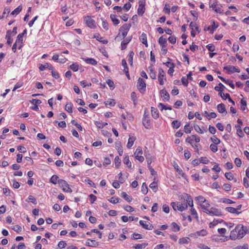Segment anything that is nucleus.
<instances>
[{
	"label": "nucleus",
	"instance_id": "nucleus-15",
	"mask_svg": "<svg viewBox=\"0 0 249 249\" xmlns=\"http://www.w3.org/2000/svg\"><path fill=\"white\" fill-rule=\"evenodd\" d=\"M139 223L140 224L142 227V228L146 230H151L153 228V225L151 224L150 223H148V224H146V221L143 220H140Z\"/></svg>",
	"mask_w": 249,
	"mask_h": 249
},
{
	"label": "nucleus",
	"instance_id": "nucleus-26",
	"mask_svg": "<svg viewBox=\"0 0 249 249\" xmlns=\"http://www.w3.org/2000/svg\"><path fill=\"white\" fill-rule=\"evenodd\" d=\"M6 38L7 39V43L10 45L12 43L13 39L11 38V31L8 30L6 32Z\"/></svg>",
	"mask_w": 249,
	"mask_h": 249
},
{
	"label": "nucleus",
	"instance_id": "nucleus-40",
	"mask_svg": "<svg viewBox=\"0 0 249 249\" xmlns=\"http://www.w3.org/2000/svg\"><path fill=\"white\" fill-rule=\"evenodd\" d=\"M22 10V6L21 5L18 6L17 8H16L14 11H13L11 13V15H18Z\"/></svg>",
	"mask_w": 249,
	"mask_h": 249
},
{
	"label": "nucleus",
	"instance_id": "nucleus-8",
	"mask_svg": "<svg viewBox=\"0 0 249 249\" xmlns=\"http://www.w3.org/2000/svg\"><path fill=\"white\" fill-rule=\"evenodd\" d=\"M85 21L88 27L90 28H95L96 27V23L90 16H87L85 18Z\"/></svg>",
	"mask_w": 249,
	"mask_h": 249
},
{
	"label": "nucleus",
	"instance_id": "nucleus-54",
	"mask_svg": "<svg viewBox=\"0 0 249 249\" xmlns=\"http://www.w3.org/2000/svg\"><path fill=\"white\" fill-rule=\"evenodd\" d=\"M11 229L17 232H20L22 230V228L19 225H16L11 228Z\"/></svg>",
	"mask_w": 249,
	"mask_h": 249
},
{
	"label": "nucleus",
	"instance_id": "nucleus-38",
	"mask_svg": "<svg viewBox=\"0 0 249 249\" xmlns=\"http://www.w3.org/2000/svg\"><path fill=\"white\" fill-rule=\"evenodd\" d=\"M235 127L237 129V134L240 137H242L244 136L243 132L241 129V127L240 125H235Z\"/></svg>",
	"mask_w": 249,
	"mask_h": 249
},
{
	"label": "nucleus",
	"instance_id": "nucleus-49",
	"mask_svg": "<svg viewBox=\"0 0 249 249\" xmlns=\"http://www.w3.org/2000/svg\"><path fill=\"white\" fill-rule=\"evenodd\" d=\"M219 86H215L214 87V89L216 91H219V90H224V89L225 88V87L221 83H219L218 84Z\"/></svg>",
	"mask_w": 249,
	"mask_h": 249
},
{
	"label": "nucleus",
	"instance_id": "nucleus-24",
	"mask_svg": "<svg viewBox=\"0 0 249 249\" xmlns=\"http://www.w3.org/2000/svg\"><path fill=\"white\" fill-rule=\"evenodd\" d=\"M218 77L223 82L228 84L231 88L234 89V85L232 81H230L229 80H226L225 78L221 76H218Z\"/></svg>",
	"mask_w": 249,
	"mask_h": 249
},
{
	"label": "nucleus",
	"instance_id": "nucleus-28",
	"mask_svg": "<svg viewBox=\"0 0 249 249\" xmlns=\"http://www.w3.org/2000/svg\"><path fill=\"white\" fill-rule=\"evenodd\" d=\"M196 200L198 201L200 204V206L203 205L204 203H206L207 202L205 198L201 196L196 197Z\"/></svg>",
	"mask_w": 249,
	"mask_h": 249
},
{
	"label": "nucleus",
	"instance_id": "nucleus-59",
	"mask_svg": "<svg viewBox=\"0 0 249 249\" xmlns=\"http://www.w3.org/2000/svg\"><path fill=\"white\" fill-rule=\"evenodd\" d=\"M119 200H120V198H118V197H111L109 200V201L113 203V204H116V203H117L118 202H119Z\"/></svg>",
	"mask_w": 249,
	"mask_h": 249
},
{
	"label": "nucleus",
	"instance_id": "nucleus-45",
	"mask_svg": "<svg viewBox=\"0 0 249 249\" xmlns=\"http://www.w3.org/2000/svg\"><path fill=\"white\" fill-rule=\"evenodd\" d=\"M106 106L109 105L111 107L114 106L115 105V102L114 99H110L104 103Z\"/></svg>",
	"mask_w": 249,
	"mask_h": 249
},
{
	"label": "nucleus",
	"instance_id": "nucleus-2",
	"mask_svg": "<svg viewBox=\"0 0 249 249\" xmlns=\"http://www.w3.org/2000/svg\"><path fill=\"white\" fill-rule=\"evenodd\" d=\"M171 206L175 211L177 210L182 212L187 209V204H183L178 202H174L171 203Z\"/></svg>",
	"mask_w": 249,
	"mask_h": 249
},
{
	"label": "nucleus",
	"instance_id": "nucleus-21",
	"mask_svg": "<svg viewBox=\"0 0 249 249\" xmlns=\"http://www.w3.org/2000/svg\"><path fill=\"white\" fill-rule=\"evenodd\" d=\"M218 1L216 0H214V2L210 6L212 8L213 10L217 13H221V9L220 8H217L216 5H217Z\"/></svg>",
	"mask_w": 249,
	"mask_h": 249
},
{
	"label": "nucleus",
	"instance_id": "nucleus-22",
	"mask_svg": "<svg viewBox=\"0 0 249 249\" xmlns=\"http://www.w3.org/2000/svg\"><path fill=\"white\" fill-rule=\"evenodd\" d=\"M132 37H127L121 42L122 50L125 49L126 45L131 41Z\"/></svg>",
	"mask_w": 249,
	"mask_h": 249
},
{
	"label": "nucleus",
	"instance_id": "nucleus-12",
	"mask_svg": "<svg viewBox=\"0 0 249 249\" xmlns=\"http://www.w3.org/2000/svg\"><path fill=\"white\" fill-rule=\"evenodd\" d=\"M185 198L186 199V203L185 204H187V206H189L191 208L193 207V200L191 196L187 194H185Z\"/></svg>",
	"mask_w": 249,
	"mask_h": 249
},
{
	"label": "nucleus",
	"instance_id": "nucleus-3",
	"mask_svg": "<svg viewBox=\"0 0 249 249\" xmlns=\"http://www.w3.org/2000/svg\"><path fill=\"white\" fill-rule=\"evenodd\" d=\"M58 183L64 192H72V190L70 188L69 185L65 180L59 179L58 180Z\"/></svg>",
	"mask_w": 249,
	"mask_h": 249
},
{
	"label": "nucleus",
	"instance_id": "nucleus-20",
	"mask_svg": "<svg viewBox=\"0 0 249 249\" xmlns=\"http://www.w3.org/2000/svg\"><path fill=\"white\" fill-rule=\"evenodd\" d=\"M82 59L87 64H91L92 65H96L97 63V61L92 58H82Z\"/></svg>",
	"mask_w": 249,
	"mask_h": 249
},
{
	"label": "nucleus",
	"instance_id": "nucleus-29",
	"mask_svg": "<svg viewBox=\"0 0 249 249\" xmlns=\"http://www.w3.org/2000/svg\"><path fill=\"white\" fill-rule=\"evenodd\" d=\"M121 196L128 202H130L132 200V198L124 192H122Z\"/></svg>",
	"mask_w": 249,
	"mask_h": 249
},
{
	"label": "nucleus",
	"instance_id": "nucleus-34",
	"mask_svg": "<svg viewBox=\"0 0 249 249\" xmlns=\"http://www.w3.org/2000/svg\"><path fill=\"white\" fill-rule=\"evenodd\" d=\"M110 17L114 25H116L120 23V21L118 19L116 18V15L111 14Z\"/></svg>",
	"mask_w": 249,
	"mask_h": 249
},
{
	"label": "nucleus",
	"instance_id": "nucleus-19",
	"mask_svg": "<svg viewBox=\"0 0 249 249\" xmlns=\"http://www.w3.org/2000/svg\"><path fill=\"white\" fill-rule=\"evenodd\" d=\"M217 110L220 113H224L227 114V112L226 110L225 106L224 104L221 103L218 104L217 107Z\"/></svg>",
	"mask_w": 249,
	"mask_h": 249
},
{
	"label": "nucleus",
	"instance_id": "nucleus-41",
	"mask_svg": "<svg viewBox=\"0 0 249 249\" xmlns=\"http://www.w3.org/2000/svg\"><path fill=\"white\" fill-rule=\"evenodd\" d=\"M181 123L178 120H175L172 122V125L173 128H178L180 126Z\"/></svg>",
	"mask_w": 249,
	"mask_h": 249
},
{
	"label": "nucleus",
	"instance_id": "nucleus-63",
	"mask_svg": "<svg viewBox=\"0 0 249 249\" xmlns=\"http://www.w3.org/2000/svg\"><path fill=\"white\" fill-rule=\"evenodd\" d=\"M194 127V129L197 132H198L200 134L203 133V131L201 129V128L197 124L195 125Z\"/></svg>",
	"mask_w": 249,
	"mask_h": 249
},
{
	"label": "nucleus",
	"instance_id": "nucleus-56",
	"mask_svg": "<svg viewBox=\"0 0 249 249\" xmlns=\"http://www.w3.org/2000/svg\"><path fill=\"white\" fill-rule=\"evenodd\" d=\"M225 176L226 178L229 180H231L233 179V175L231 172L225 173Z\"/></svg>",
	"mask_w": 249,
	"mask_h": 249
},
{
	"label": "nucleus",
	"instance_id": "nucleus-10",
	"mask_svg": "<svg viewBox=\"0 0 249 249\" xmlns=\"http://www.w3.org/2000/svg\"><path fill=\"white\" fill-rule=\"evenodd\" d=\"M208 214L215 216H221L222 215L221 210L214 207L211 208Z\"/></svg>",
	"mask_w": 249,
	"mask_h": 249
},
{
	"label": "nucleus",
	"instance_id": "nucleus-37",
	"mask_svg": "<svg viewBox=\"0 0 249 249\" xmlns=\"http://www.w3.org/2000/svg\"><path fill=\"white\" fill-rule=\"evenodd\" d=\"M180 230L179 226L175 222H173L172 223V230L174 232H177L179 231Z\"/></svg>",
	"mask_w": 249,
	"mask_h": 249
},
{
	"label": "nucleus",
	"instance_id": "nucleus-60",
	"mask_svg": "<svg viewBox=\"0 0 249 249\" xmlns=\"http://www.w3.org/2000/svg\"><path fill=\"white\" fill-rule=\"evenodd\" d=\"M85 182H87L90 186L94 187V188H95L96 187V185H95V184L90 179H89V178H87L85 179Z\"/></svg>",
	"mask_w": 249,
	"mask_h": 249
},
{
	"label": "nucleus",
	"instance_id": "nucleus-39",
	"mask_svg": "<svg viewBox=\"0 0 249 249\" xmlns=\"http://www.w3.org/2000/svg\"><path fill=\"white\" fill-rule=\"evenodd\" d=\"M141 191L144 195H146L148 193V188L145 182L142 183Z\"/></svg>",
	"mask_w": 249,
	"mask_h": 249
},
{
	"label": "nucleus",
	"instance_id": "nucleus-36",
	"mask_svg": "<svg viewBox=\"0 0 249 249\" xmlns=\"http://www.w3.org/2000/svg\"><path fill=\"white\" fill-rule=\"evenodd\" d=\"M65 109L69 113L72 112V104L71 103L66 104Z\"/></svg>",
	"mask_w": 249,
	"mask_h": 249
},
{
	"label": "nucleus",
	"instance_id": "nucleus-48",
	"mask_svg": "<svg viewBox=\"0 0 249 249\" xmlns=\"http://www.w3.org/2000/svg\"><path fill=\"white\" fill-rule=\"evenodd\" d=\"M192 127L190 126L189 124H186L184 126V131L186 133L189 134L191 132Z\"/></svg>",
	"mask_w": 249,
	"mask_h": 249
},
{
	"label": "nucleus",
	"instance_id": "nucleus-51",
	"mask_svg": "<svg viewBox=\"0 0 249 249\" xmlns=\"http://www.w3.org/2000/svg\"><path fill=\"white\" fill-rule=\"evenodd\" d=\"M134 53L133 52H130L128 55V62L130 65H132L133 64V57L134 56Z\"/></svg>",
	"mask_w": 249,
	"mask_h": 249
},
{
	"label": "nucleus",
	"instance_id": "nucleus-55",
	"mask_svg": "<svg viewBox=\"0 0 249 249\" xmlns=\"http://www.w3.org/2000/svg\"><path fill=\"white\" fill-rule=\"evenodd\" d=\"M23 34H18L17 36V38L16 39V42L18 43H22V41H23Z\"/></svg>",
	"mask_w": 249,
	"mask_h": 249
},
{
	"label": "nucleus",
	"instance_id": "nucleus-33",
	"mask_svg": "<svg viewBox=\"0 0 249 249\" xmlns=\"http://www.w3.org/2000/svg\"><path fill=\"white\" fill-rule=\"evenodd\" d=\"M124 163L126 164L129 168H131L132 164L129 161V157L128 155L126 156L124 160Z\"/></svg>",
	"mask_w": 249,
	"mask_h": 249
},
{
	"label": "nucleus",
	"instance_id": "nucleus-35",
	"mask_svg": "<svg viewBox=\"0 0 249 249\" xmlns=\"http://www.w3.org/2000/svg\"><path fill=\"white\" fill-rule=\"evenodd\" d=\"M148 69L150 71L149 75H150V77L152 79H156V72L154 71V70L152 68V66L149 67Z\"/></svg>",
	"mask_w": 249,
	"mask_h": 249
},
{
	"label": "nucleus",
	"instance_id": "nucleus-14",
	"mask_svg": "<svg viewBox=\"0 0 249 249\" xmlns=\"http://www.w3.org/2000/svg\"><path fill=\"white\" fill-rule=\"evenodd\" d=\"M161 97L163 98L164 101H168L170 99L169 94L164 89L160 91Z\"/></svg>",
	"mask_w": 249,
	"mask_h": 249
},
{
	"label": "nucleus",
	"instance_id": "nucleus-6",
	"mask_svg": "<svg viewBox=\"0 0 249 249\" xmlns=\"http://www.w3.org/2000/svg\"><path fill=\"white\" fill-rule=\"evenodd\" d=\"M142 148L141 147H138L135 153H134V156L135 158L138 160L140 162H142L144 161V158L143 156H142Z\"/></svg>",
	"mask_w": 249,
	"mask_h": 249
},
{
	"label": "nucleus",
	"instance_id": "nucleus-31",
	"mask_svg": "<svg viewBox=\"0 0 249 249\" xmlns=\"http://www.w3.org/2000/svg\"><path fill=\"white\" fill-rule=\"evenodd\" d=\"M205 203V204L201 205L200 207L203 210L204 212L208 214L210 210V209H208V207L210 206V204L207 202Z\"/></svg>",
	"mask_w": 249,
	"mask_h": 249
},
{
	"label": "nucleus",
	"instance_id": "nucleus-1",
	"mask_svg": "<svg viewBox=\"0 0 249 249\" xmlns=\"http://www.w3.org/2000/svg\"><path fill=\"white\" fill-rule=\"evenodd\" d=\"M246 227H244L241 225H237L235 228L231 231L230 238L233 240L242 238L246 233Z\"/></svg>",
	"mask_w": 249,
	"mask_h": 249
},
{
	"label": "nucleus",
	"instance_id": "nucleus-11",
	"mask_svg": "<svg viewBox=\"0 0 249 249\" xmlns=\"http://www.w3.org/2000/svg\"><path fill=\"white\" fill-rule=\"evenodd\" d=\"M142 124L144 126L145 128L148 129L150 124V120L149 119L148 114H147L145 111L143 114V118L142 119Z\"/></svg>",
	"mask_w": 249,
	"mask_h": 249
},
{
	"label": "nucleus",
	"instance_id": "nucleus-30",
	"mask_svg": "<svg viewBox=\"0 0 249 249\" xmlns=\"http://www.w3.org/2000/svg\"><path fill=\"white\" fill-rule=\"evenodd\" d=\"M225 210L227 212H228L229 213H232L239 214L240 213V212H237V209L236 208H233V207H226Z\"/></svg>",
	"mask_w": 249,
	"mask_h": 249
},
{
	"label": "nucleus",
	"instance_id": "nucleus-53",
	"mask_svg": "<svg viewBox=\"0 0 249 249\" xmlns=\"http://www.w3.org/2000/svg\"><path fill=\"white\" fill-rule=\"evenodd\" d=\"M209 160L206 157H201L199 159L200 163H202L203 164H208L209 162Z\"/></svg>",
	"mask_w": 249,
	"mask_h": 249
},
{
	"label": "nucleus",
	"instance_id": "nucleus-64",
	"mask_svg": "<svg viewBox=\"0 0 249 249\" xmlns=\"http://www.w3.org/2000/svg\"><path fill=\"white\" fill-rule=\"evenodd\" d=\"M207 49L211 52H213L215 50V47L214 45L211 44H209L206 46Z\"/></svg>",
	"mask_w": 249,
	"mask_h": 249
},
{
	"label": "nucleus",
	"instance_id": "nucleus-57",
	"mask_svg": "<svg viewBox=\"0 0 249 249\" xmlns=\"http://www.w3.org/2000/svg\"><path fill=\"white\" fill-rule=\"evenodd\" d=\"M102 20V27L104 29H105L106 30H108V23L107 22L106 20H104L103 18L101 19Z\"/></svg>",
	"mask_w": 249,
	"mask_h": 249
},
{
	"label": "nucleus",
	"instance_id": "nucleus-43",
	"mask_svg": "<svg viewBox=\"0 0 249 249\" xmlns=\"http://www.w3.org/2000/svg\"><path fill=\"white\" fill-rule=\"evenodd\" d=\"M58 177L56 175H53L50 178V182L54 184H56L58 182Z\"/></svg>",
	"mask_w": 249,
	"mask_h": 249
},
{
	"label": "nucleus",
	"instance_id": "nucleus-16",
	"mask_svg": "<svg viewBox=\"0 0 249 249\" xmlns=\"http://www.w3.org/2000/svg\"><path fill=\"white\" fill-rule=\"evenodd\" d=\"M218 27V25L217 24V25H215V22L214 21H213V22H212V26H209L207 27H205L204 28V30L205 31H206V30H208V31H210V33L211 34H213L214 31L215 30H216V29Z\"/></svg>",
	"mask_w": 249,
	"mask_h": 249
},
{
	"label": "nucleus",
	"instance_id": "nucleus-4",
	"mask_svg": "<svg viewBox=\"0 0 249 249\" xmlns=\"http://www.w3.org/2000/svg\"><path fill=\"white\" fill-rule=\"evenodd\" d=\"M137 87L142 93H143L145 91L146 83L142 78H139L137 84Z\"/></svg>",
	"mask_w": 249,
	"mask_h": 249
},
{
	"label": "nucleus",
	"instance_id": "nucleus-23",
	"mask_svg": "<svg viewBox=\"0 0 249 249\" xmlns=\"http://www.w3.org/2000/svg\"><path fill=\"white\" fill-rule=\"evenodd\" d=\"M140 39L141 41L142 42V43H143V44L145 45L146 47H148V44H147V36L145 33H143L141 35V36L140 37Z\"/></svg>",
	"mask_w": 249,
	"mask_h": 249
},
{
	"label": "nucleus",
	"instance_id": "nucleus-61",
	"mask_svg": "<svg viewBox=\"0 0 249 249\" xmlns=\"http://www.w3.org/2000/svg\"><path fill=\"white\" fill-rule=\"evenodd\" d=\"M131 99L133 101L134 105H136V101H137V98L136 94L135 92H132L131 93Z\"/></svg>",
	"mask_w": 249,
	"mask_h": 249
},
{
	"label": "nucleus",
	"instance_id": "nucleus-7",
	"mask_svg": "<svg viewBox=\"0 0 249 249\" xmlns=\"http://www.w3.org/2000/svg\"><path fill=\"white\" fill-rule=\"evenodd\" d=\"M131 27L130 24L125 23L124 24L120 29V31H122V38H124L127 35L128 31Z\"/></svg>",
	"mask_w": 249,
	"mask_h": 249
},
{
	"label": "nucleus",
	"instance_id": "nucleus-52",
	"mask_svg": "<svg viewBox=\"0 0 249 249\" xmlns=\"http://www.w3.org/2000/svg\"><path fill=\"white\" fill-rule=\"evenodd\" d=\"M211 140L214 143V144H218L220 143V140L215 136L211 137Z\"/></svg>",
	"mask_w": 249,
	"mask_h": 249
},
{
	"label": "nucleus",
	"instance_id": "nucleus-46",
	"mask_svg": "<svg viewBox=\"0 0 249 249\" xmlns=\"http://www.w3.org/2000/svg\"><path fill=\"white\" fill-rule=\"evenodd\" d=\"M79 66L77 63H73L70 65V68L73 71H77L78 70Z\"/></svg>",
	"mask_w": 249,
	"mask_h": 249
},
{
	"label": "nucleus",
	"instance_id": "nucleus-47",
	"mask_svg": "<svg viewBox=\"0 0 249 249\" xmlns=\"http://www.w3.org/2000/svg\"><path fill=\"white\" fill-rule=\"evenodd\" d=\"M163 11L165 13H166V14H167L168 15L170 14V12H171L170 11V5L166 3L165 4L164 7L163 8Z\"/></svg>",
	"mask_w": 249,
	"mask_h": 249
},
{
	"label": "nucleus",
	"instance_id": "nucleus-27",
	"mask_svg": "<svg viewBox=\"0 0 249 249\" xmlns=\"http://www.w3.org/2000/svg\"><path fill=\"white\" fill-rule=\"evenodd\" d=\"M159 43L161 47H166L167 40L166 39L160 36L159 39Z\"/></svg>",
	"mask_w": 249,
	"mask_h": 249
},
{
	"label": "nucleus",
	"instance_id": "nucleus-62",
	"mask_svg": "<svg viewBox=\"0 0 249 249\" xmlns=\"http://www.w3.org/2000/svg\"><path fill=\"white\" fill-rule=\"evenodd\" d=\"M32 104L35 105H39L41 103V101L38 99H33L30 101Z\"/></svg>",
	"mask_w": 249,
	"mask_h": 249
},
{
	"label": "nucleus",
	"instance_id": "nucleus-17",
	"mask_svg": "<svg viewBox=\"0 0 249 249\" xmlns=\"http://www.w3.org/2000/svg\"><path fill=\"white\" fill-rule=\"evenodd\" d=\"M86 245L90 247H96L98 246L99 243L94 240L89 239L86 243Z\"/></svg>",
	"mask_w": 249,
	"mask_h": 249
},
{
	"label": "nucleus",
	"instance_id": "nucleus-25",
	"mask_svg": "<svg viewBox=\"0 0 249 249\" xmlns=\"http://www.w3.org/2000/svg\"><path fill=\"white\" fill-rule=\"evenodd\" d=\"M151 112L152 117L156 119L159 118V112L157 108L151 107Z\"/></svg>",
	"mask_w": 249,
	"mask_h": 249
},
{
	"label": "nucleus",
	"instance_id": "nucleus-13",
	"mask_svg": "<svg viewBox=\"0 0 249 249\" xmlns=\"http://www.w3.org/2000/svg\"><path fill=\"white\" fill-rule=\"evenodd\" d=\"M145 5L144 4L142 3V2L140 1L139 2V7L137 10L138 14L139 16H142L143 13L145 12Z\"/></svg>",
	"mask_w": 249,
	"mask_h": 249
},
{
	"label": "nucleus",
	"instance_id": "nucleus-50",
	"mask_svg": "<svg viewBox=\"0 0 249 249\" xmlns=\"http://www.w3.org/2000/svg\"><path fill=\"white\" fill-rule=\"evenodd\" d=\"M189 239L188 237L182 238L179 239L178 242L180 244H185L188 243V240Z\"/></svg>",
	"mask_w": 249,
	"mask_h": 249
},
{
	"label": "nucleus",
	"instance_id": "nucleus-58",
	"mask_svg": "<svg viewBox=\"0 0 249 249\" xmlns=\"http://www.w3.org/2000/svg\"><path fill=\"white\" fill-rule=\"evenodd\" d=\"M67 245V243L64 241H60L58 244V247L60 249H64Z\"/></svg>",
	"mask_w": 249,
	"mask_h": 249
},
{
	"label": "nucleus",
	"instance_id": "nucleus-9",
	"mask_svg": "<svg viewBox=\"0 0 249 249\" xmlns=\"http://www.w3.org/2000/svg\"><path fill=\"white\" fill-rule=\"evenodd\" d=\"M224 70L227 71V72L229 73H232L234 72H239L240 70L239 69L236 68L235 67L233 66H226L224 67Z\"/></svg>",
	"mask_w": 249,
	"mask_h": 249
},
{
	"label": "nucleus",
	"instance_id": "nucleus-44",
	"mask_svg": "<svg viewBox=\"0 0 249 249\" xmlns=\"http://www.w3.org/2000/svg\"><path fill=\"white\" fill-rule=\"evenodd\" d=\"M147 246V243H142L141 244H137L134 248L135 249H142L145 248Z\"/></svg>",
	"mask_w": 249,
	"mask_h": 249
},
{
	"label": "nucleus",
	"instance_id": "nucleus-18",
	"mask_svg": "<svg viewBox=\"0 0 249 249\" xmlns=\"http://www.w3.org/2000/svg\"><path fill=\"white\" fill-rule=\"evenodd\" d=\"M46 68H48L49 70H53V66L51 64L48 63H46L44 65H43L42 64L39 65V69L40 71H44L45 70V69H46Z\"/></svg>",
	"mask_w": 249,
	"mask_h": 249
},
{
	"label": "nucleus",
	"instance_id": "nucleus-5",
	"mask_svg": "<svg viewBox=\"0 0 249 249\" xmlns=\"http://www.w3.org/2000/svg\"><path fill=\"white\" fill-rule=\"evenodd\" d=\"M158 72V81L159 82V84L160 85H163L164 83V81L166 80L165 72L161 68L159 69Z\"/></svg>",
	"mask_w": 249,
	"mask_h": 249
},
{
	"label": "nucleus",
	"instance_id": "nucleus-32",
	"mask_svg": "<svg viewBox=\"0 0 249 249\" xmlns=\"http://www.w3.org/2000/svg\"><path fill=\"white\" fill-rule=\"evenodd\" d=\"M135 140H136L135 137H130L128 139V142H127V144L126 145L127 147L128 148H131Z\"/></svg>",
	"mask_w": 249,
	"mask_h": 249
},
{
	"label": "nucleus",
	"instance_id": "nucleus-42",
	"mask_svg": "<svg viewBox=\"0 0 249 249\" xmlns=\"http://www.w3.org/2000/svg\"><path fill=\"white\" fill-rule=\"evenodd\" d=\"M149 187L154 191V192H156L158 189V186L157 183L155 181L153 182L149 185Z\"/></svg>",
	"mask_w": 249,
	"mask_h": 249
}]
</instances>
